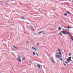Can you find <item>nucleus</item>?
Instances as JSON below:
<instances>
[{
    "mask_svg": "<svg viewBox=\"0 0 73 73\" xmlns=\"http://www.w3.org/2000/svg\"><path fill=\"white\" fill-rule=\"evenodd\" d=\"M59 54V53L57 52L56 53V55H55V57L56 58H60V56L59 55H57L58 54Z\"/></svg>",
    "mask_w": 73,
    "mask_h": 73,
    "instance_id": "obj_1",
    "label": "nucleus"
},
{
    "mask_svg": "<svg viewBox=\"0 0 73 73\" xmlns=\"http://www.w3.org/2000/svg\"><path fill=\"white\" fill-rule=\"evenodd\" d=\"M71 58H72V57L70 56V57H69L68 59H67V61L68 62H70V61H72Z\"/></svg>",
    "mask_w": 73,
    "mask_h": 73,
    "instance_id": "obj_2",
    "label": "nucleus"
},
{
    "mask_svg": "<svg viewBox=\"0 0 73 73\" xmlns=\"http://www.w3.org/2000/svg\"><path fill=\"white\" fill-rule=\"evenodd\" d=\"M67 33L69 34L70 36H71L72 35H71L70 33H69L68 32H65V31H64V35H66Z\"/></svg>",
    "mask_w": 73,
    "mask_h": 73,
    "instance_id": "obj_3",
    "label": "nucleus"
},
{
    "mask_svg": "<svg viewBox=\"0 0 73 73\" xmlns=\"http://www.w3.org/2000/svg\"><path fill=\"white\" fill-rule=\"evenodd\" d=\"M62 33L63 34H64V31H63V32H62V31L60 32V33H59V34H60V35H62V34H61Z\"/></svg>",
    "mask_w": 73,
    "mask_h": 73,
    "instance_id": "obj_4",
    "label": "nucleus"
},
{
    "mask_svg": "<svg viewBox=\"0 0 73 73\" xmlns=\"http://www.w3.org/2000/svg\"><path fill=\"white\" fill-rule=\"evenodd\" d=\"M50 60L51 61H52V62L54 63V61H53V59H52V58H50Z\"/></svg>",
    "mask_w": 73,
    "mask_h": 73,
    "instance_id": "obj_5",
    "label": "nucleus"
},
{
    "mask_svg": "<svg viewBox=\"0 0 73 73\" xmlns=\"http://www.w3.org/2000/svg\"><path fill=\"white\" fill-rule=\"evenodd\" d=\"M32 49H34V50H36V51H37V49H36L35 48L33 47H32Z\"/></svg>",
    "mask_w": 73,
    "mask_h": 73,
    "instance_id": "obj_6",
    "label": "nucleus"
},
{
    "mask_svg": "<svg viewBox=\"0 0 73 73\" xmlns=\"http://www.w3.org/2000/svg\"><path fill=\"white\" fill-rule=\"evenodd\" d=\"M13 46V47L14 48H15V49H18V47H15L14 46Z\"/></svg>",
    "mask_w": 73,
    "mask_h": 73,
    "instance_id": "obj_7",
    "label": "nucleus"
},
{
    "mask_svg": "<svg viewBox=\"0 0 73 73\" xmlns=\"http://www.w3.org/2000/svg\"><path fill=\"white\" fill-rule=\"evenodd\" d=\"M37 65L38 66V68H41V67H40V66L39 65L37 64Z\"/></svg>",
    "mask_w": 73,
    "mask_h": 73,
    "instance_id": "obj_8",
    "label": "nucleus"
},
{
    "mask_svg": "<svg viewBox=\"0 0 73 73\" xmlns=\"http://www.w3.org/2000/svg\"><path fill=\"white\" fill-rule=\"evenodd\" d=\"M43 32H44V31H41L38 33V34H40V33H43Z\"/></svg>",
    "mask_w": 73,
    "mask_h": 73,
    "instance_id": "obj_9",
    "label": "nucleus"
},
{
    "mask_svg": "<svg viewBox=\"0 0 73 73\" xmlns=\"http://www.w3.org/2000/svg\"><path fill=\"white\" fill-rule=\"evenodd\" d=\"M17 59H18V60H19V61L20 62H21V59H20V58H18Z\"/></svg>",
    "mask_w": 73,
    "mask_h": 73,
    "instance_id": "obj_10",
    "label": "nucleus"
},
{
    "mask_svg": "<svg viewBox=\"0 0 73 73\" xmlns=\"http://www.w3.org/2000/svg\"><path fill=\"white\" fill-rule=\"evenodd\" d=\"M24 60H25V57H23L22 59V61H24Z\"/></svg>",
    "mask_w": 73,
    "mask_h": 73,
    "instance_id": "obj_11",
    "label": "nucleus"
},
{
    "mask_svg": "<svg viewBox=\"0 0 73 73\" xmlns=\"http://www.w3.org/2000/svg\"><path fill=\"white\" fill-rule=\"evenodd\" d=\"M59 54L61 56L62 55V54H61V53L60 52H59Z\"/></svg>",
    "mask_w": 73,
    "mask_h": 73,
    "instance_id": "obj_12",
    "label": "nucleus"
},
{
    "mask_svg": "<svg viewBox=\"0 0 73 73\" xmlns=\"http://www.w3.org/2000/svg\"><path fill=\"white\" fill-rule=\"evenodd\" d=\"M58 30H59V31H60V30H61V28L60 27H59Z\"/></svg>",
    "mask_w": 73,
    "mask_h": 73,
    "instance_id": "obj_13",
    "label": "nucleus"
},
{
    "mask_svg": "<svg viewBox=\"0 0 73 73\" xmlns=\"http://www.w3.org/2000/svg\"><path fill=\"white\" fill-rule=\"evenodd\" d=\"M29 62H31V64H32V61H31V60H29Z\"/></svg>",
    "mask_w": 73,
    "mask_h": 73,
    "instance_id": "obj_14",
    "label": "nucleus"
},
{
    "mask_svg": "<svg viewBox=\"0 0 73 73\" xmlns=\"http://www.w3.org/2000/svg\"><path fill=\"white\" fill-rule=\"evenodd\" d=\"M59 59L61 61H63L62 59V58H59Z\"/></svg>",
    "mask_w": 73,
    "mask_h": 73,
    "instance_id": "obj_15",
    "label": "nucleus"
},
{
    "mask_svg": "<svg viewBox=\"0 0 73 73\" xmlns=\"http://www.w3.org/2000/svg\"><path fill=\"white\" fill-rule=\"evenodd\" d=\"M64 15L66 16H67V14H64Z\"/></svg>",
    "mask_w": 73,
    "mask_h": 73,
    "instance_id": "obj_16",
    "label": "nucleus"
},
{
    "mask_svg": "<svg viewBox=\"0 0 73 73\" xmlns=\"http://www.w3.org/2000/svg\"><path fill=\"white\" fill-rule=\"evenodd\" d=\"M33 54H34V55H35H35H36V54H35V52H33Z\"/></svg>",
    "mask_w": 73,
    "mask_h": 73,
    "instance_id": "obj_17",
    "label": "nucleus"
},
{
    "mask_svg": "<svg viewBox=\"0 0 73 73\" xmlns=\"http://www.w3.org/2000/svg\"><path fill=\"white\" fill-rule=\"evenodd\" d=\"M65 63H66V64H68V62H65Z\"/></svg>",
    "mask_w": 73,
    "mask_h": 73,
    "instance_id": "obj_18",
    "label": "nucleus"
},
{
    "mask_svg": "<svg viewBox=\"0 0 73 73\" xmlns=\"http://www.w3.org/2000/svg\"><path fill=\"white\" fill-rule=\"evenodd\" d=\"M36 55H37V56L38 57V54H37V53H36Z\"/></svg>",
    "mask_w": 73,
    "mask_h": 73,
    "instance_id": "obj_19",
    "label": "nucleus"
},
{
    "mask_svg": "<svg viewBox=\"0 0 73 73\" xmlns=\"http://www.w3.org/2000/svg\"><path fill=\"white\" fill-rule=\"evenodd\" d=\"M21 19H23V20H25V18H21Z\"/></svg>",
    "mask_w": 73,
    "mask_h": 73,
    "instance_id": "obj_20",
    "label": "nucleus"
},
{
    "mask_svg": "<svg viewBox=\"0 0 73 73\" xmlns=\"http://www.w3.org/2000/svg\"><path fill=\"white\" fill-rule=\"evenodd\" d=\"M70 37H71V39L72 40V41H73V38H72L71 36H70Z\"/></svg>",
    "mask_w": 73,
    "mask_h": 73,
    "instance_id": "obj_21",
    "label": "nucleus"
},
{
    "mask_svg": "<svg viewBox=\"0 0 73 73\" xmlns=\"http://www.w3.org/2000/svg\"><path fill=\"white\" fill-rule=\"evenodd\" d=\"M67 13H68V14H70V12H69L68 11V12H67Z\"/></svg>",
    "mask_w": 73,
    "mask_h": 73,
    "instance_id": "obj_22",
    "label": "nucleus"
},
{
    "mask_svg": "<svg viewBox=\"0 0 73 73\" xmlns=\"http://www.w3.org/2000/svg\"><path fill=\"white\" fill-rule=\"evenodd\" d=\"M58 51L59 52H60V49H59L58 50Z\"/></svg>",
    "mask_w": 73,
    "mask_h": 73,
    "instance_id": "obj_23",
    "label": "nucleus"
},
{
    "mask_svg": "<svg viewBox=\"0 0 73 73\" xmlns=\"http://www.w3.org/2000/svg\"><path fill=\"white\" fill-rule=\"evenodd\" d=\"M39 45V43H37V46H38V45Z\"/></svg>",
    "mask_w": 73,
    "mask_h": 73,
    "instance_id": "obj_24",
    "label": "nucleus"
},
{
    "mask_svg": "<svg viewBox=\"0 0 73 73\" xmlns=\"http://www.w3.org/2000/svg\"><path fill=\"white\" fill-rule=\"evenodd\" d=\"M18 57L19 58H21V57H20V56H18Z\"/></svg>",
    "mask_w": 73,
    "mask_h": 73,
    "instance_id": "obj_25",
    "label": "nucleus"
},
{
    "mask_svg": "<svg viewBox=\"0 0 73 73\" xmlns=\"http://www.w3.org/2000/svg\"><path fill=\"white\" fill-rule=\"evenodd\" d=\"M9 1H10L9 0V1H7V2L8 3V2H9Z\"/></svg>",
    "mask_w": 73,
    "mask_h": 73,
    "instance_id": "obj_26",
    "label": "nucleus"
},
{
    "mask_svg": "<svg viewBox=\"0 0 73 73\" xmlns=\"http://www.w3.org/2000/svg\"><path fill=\"white\" fill-rule=\"evenodd\" d=\"M67 28H68V29H70V27H68Z\"/></svg>",
    "mask_w": 73,
    "mask_h": 73,
    "instance_id": "obj_27",
    "label": "nucleus"
},
{
    "mask_svg": "<svg viewBox=\"0 0 73 73\" xmlns=\"http://www.w3.org/2000/svg\"><path fill=\"white\" fill-rule=\"evenodd\" d=\"M69 56H71V54H69Z\"/></svg>",
    "mask_w": 73,
    "mask_h": 73,
    "instance_id": "obj_28",
    "label": "nucleus"
},
{
    "mask_svg": "<svg viewBox=\"0 0 73 73\" xmlns=\"http://www.w3.org/2000/svg\"><path fill=\"white\" fill-rule=\"evenodd\" d=\"M26 42L27 43V44H28V43H29V42L28 41H27Z\"/></svg>",
    "mask_w": 73,
    "mask_h": 73,
    "instance_id": "obj_29",
    "label": "nucleus"
},
{
    "mask_svg": "<svg viewBox=\"0 0 73 73\" xmlns=\"http://www.w3.org/2000/svg\"><path fill=\"white\" fill-rule=\"evenodd\" d=\"M64 66H66V64H64Z\"/></svg>",
    "mask_w": 73,
    "mask_h": 73,
    "instance_id": "obj_30",
    "label": "nucleus"
},
{
    "mask_svg": "<svg viewBox=\"0 0 73 73\" xmlns=\"http://www.w3.org/2000/svg\"><path fill=\"white\" fill-rule=\"evenodd\" d=\"M42 35H45V33H43L42 34Z\"/></svg>",
    "mask_w": 73,
    "mask_h": 73,
    "instance_id": "obj_31",
    "label": "nucleus"
},
{
    "mask_svg": "<svg viewBox=\"0 0 73 73\" xmlns=\"http://www.w3.org/2000/svg\"><path fill=\"white\" fill-rule=\"evenodd\" d=\"M36 68H37V66H36Z\"/></svg>",
    "mask_w": 73,
    "mask_h": 73,
    "instance_id": "obj_32",
    "label": "nucleus"
},
{
    "mask_svg": "<svg viewBox=\"0 0 73 73\" xmlns=\"http://www.w3.org/2000/svg\"><path fill=\"white\" fill-rule=\"evenodd\" d=\"M63 64H64V62H63Z\"/></svg>",
    "mask_w": 73,
    "mask_h": 73,
    "instance_id": "obj_33",
    "label": "nucleus"
},
{
    "mask_svg": "<svg viewBox=\"0 0 73 73\" xmlns=\"http://www.w3.org/2000/svg\"><path fill=\"white\" fill-rule=\"evenodd\" d=\"M63 15H64V14H63Z\"/></svg>",
    "mask_w": 73,
    "mask_h": 73,
    "instance_id": "obj_34",
    "label": "nucleus"
}]
</instances>
